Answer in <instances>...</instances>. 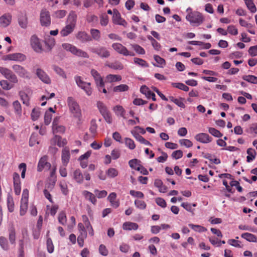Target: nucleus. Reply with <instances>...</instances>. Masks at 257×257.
Returning <instances> with one entry per match:
<instances>
[{"label": "nucleus", "instance_id": "obj_54", "mask_svg": "<svg viewBox=\"0 0 257 257\" xmlns=\"http://www.w3.org/2000/svg\"><path fill=\"white\" fill-rule=\"evenodd\" d=\"M125 144L127 147H128L131 150H134L136 148V145L135 144L134 141L128 138H125Z\"/></svg>", "mask_w": 257, "mask_h": 257}, {"label": "nucleus", "instance_id": "obj_4", "mask_svg": "<svg viewBox=\"0 0 257 257\" xmlns=\"http://www.w3.org/2000/svg\"><path fill=\"white\" fill-rule=\"evenodd\" d=\"M90 51L98 55L102 59L107 58L110 55V53L109 51L105 47L99 46L96 48H90Z\"/></svg>", "mask_w": 257, "mask_h": 257}, {"label": "nucleus", "instance_id": "obj_34", "mask_svg": "<svg viewBox=\"0 0 257 257\" xmlns=\"http://www.w3.org/2000/svg\"><path fill=\"white\" fill-rule=\"evenodd\" d=\"M59 186L62 194L64 195H67L69 193L68 182L64 180H62L60 182Z\"/></svg>", "mask_w": 257, "mask_h": 257}, {"label": "nucleus", "instance_id": "obj_58", "mask_svg": "<svg viewBox=\"0 0 257 257\" xmlns=\"http://www.w3.org/2000/svg\"><path fill=\"white\" fill-rule=\"evenodd\" d=\"M118 174L117 170L113 168L108 169L106 172V174L110 178H114L118 175Z\"/></svg>", "mask_w": 257, "mask_h": 257}, {"label": "nucleus", "instance_id": "obj_33", "mask_svg": "<svg viewBox=\"0 0 257 257\" xmlns=\"http://www.w3.org/2000/svg\"><path fill=\"white\" fill-rule=\"evenodd\" d=\"M97 107L101 115L105 114L106 113L109 112V110H108L106 106L104 104L103 102L100 101H98L97 102Z\"/></svg>", "mask_w": 257, "mask_h": 257}, {"label": "nucleus", "instance_id": "obj_39", "mask_svg": "<svg viewBox=\"0 0 257 257\" xmlns=\"http://www.w3.org/2000/svg\"><path fill=\"white\" fill-rule=\"evenodd\" d=\"M181 206L187 211L190 212L193 214L195 209L192 208V206L196 207V204L193 203L191 204L187 202H183L181 203Z\"/></svg>", "mask_w": 257, "mask_h": 257}, {"label": "nucleus", "instance_id": "obj_15", "mask_svg": "<svg viewBox=\"0 0 257 257\" xmlns=\"http://www.w3.org/2000/svg\"><path fill=\"white\" fill-rule=\"evenodd\" d=\"M140 92L142 94H145L147 98L149 99L151 98L154 101L156 100L155 94L151 91L146 85L141 86L140 88Z\"/></svg>", "mask_w": 257, "mask_h": 257}, {"label": "nucleus", "instance_id": "obj_47", "mask_svg": "<svg viewBox=\"0 0 257 257\" xmlns=\"http://www.w3.org/2000/svg\"><path fill=\"white\" fill-rule=\"evenodd\" d=\"M128 164L131 168L138 170L140 166H141L140 164V161L136 159H132L129 161Z\"/></svg>", "mask_w": 257, "mask_h": 257}, {"label": "nucleus", "instance_id": "obj_19", "mask_svg": "<svg viewBox=\"0 0 257 257\" xmlns=\"http://www.w3.org/2000/svg\"><path fill=\"white\" fill-rule=\"evenodd\" d=\"M73 179L79 184H81L83 181L84 176L80 169L75 170L72 174Z\"/></svg>", "mask_w": 257, "mask_h": 257}, {"label": "nucleus", "instance_id": "obj_3", "mask_svg": "<svg viewBox=\"0 0 257 257\" xmlns=\"http://www.w3.org/2000/svg\"><path fill=\"white\" fill-rule=\"evenodd\" d=\"M112 48L118 54L124 56H134L135 54L129 51L126 47L119 43H114L112 44Z\"/></svg>", "mask_w": 257, "mask_h": 257}, {"label": "nucleus", "instance_id": "obj_21", "mask_svg": "<svg viewBox=\"0 0 257 257\" xmlns=\"http://www.w3.org/2000/svg\"><path fill=\"white\" fill-rule=\"evenodd\" d=\"M116 194L114 192L111 193L107 198V199L110 202L111 205L115 208H117L119 205V201L116 200Z\"/></svg>", "mask_w": 257, "mask_h": 257}, {"label": "nucleus", "instance_id": "obj_46", "mask_svg": "<svg viewBox=\"0 0 257 257\" xmlns=\"http://www.w3.org/2000/svg\"><path fill=\"white\" fill-rule=\"evenodd\" d=\"M19 95L20 96L21 100L23 101V103L24 104L26 105L27 106H28L30 103L29 98L28 95L25 92L22 91H20Z\"/></svg>", "mask_w": 257, "mask_h": 257}, {"label": "nucleus", "instance_id": "obj_9", "mask_svg": "<svg viewBox=\"0 0 257 257\" xmlns=\"http://www.w3.org/2000/svg\"><path fill=\"white\" fill-rule=\"evenodd\" d=\"M26 59V56L20 53L10 54L6 55L5 58V60L15 61L18 62H23Z\"/></svg>", "mask_w": 257, "mask_h": 257}, {"label": "nucleus", "instance_id": "obj_38", "mask_svg": "<svg viewBox=\"0 0 257 257\" xmlns=\"http://www.w3.org/2000/svg\"><path fill=\"white\" fill-rule=\"evenodd\" d=\"M73 55L84 58H89V56L88 53L81 49H78L76 47Z\"/></svg>", "mask_w": 257, "mask_h": 257}, {"label": "nucleus", "instance_id": "obj_45", "mask_svg": "<svg viewBox=\"0 0 257 257\" xmlns=\"http://www.w3.org/2000/svg\"><path fill=\"white\" fill-rule=\"evenodd\" d=\"M242 79L249 83L257 84V77L254 75H244L242 76Z\"/></svg>", "mask_w": 257, "mask_h": 257}, {"label": "nucleus", "instance_id": "obj_57", "mask_svg": "<svg viewBox=\"0 0 257 257\" xmlns=\"http://www.w3.org/2000/svg\"><path fill=\"white\" fill-rule=\"evenodd\" d=\"M28 209V202L21 201L20 206V215L21 216L24 215Z\"/></svg>", "mask_w": 257, "mask_h": 257}, {"label": "nucleus", "instance_id": "obj_13", "mask_svg": "<svg viewBox=\"0 0 257 257\" xmlns=\"http://www.w3.org/2000/svg\"><path fill=\"white\" fill-rule=\"evenodd\" d=\"M195 139L203 144H208L212 142V138L207 134L201 133L195 135Z\"/></svg>", "mask_w": 257, "mask_h": 257}, {"label": "nucleus", "instance_id": "obj_36", "mask_svg": "<svg viewBox=\"0 0 257 257\" xmlns=\"http://www.w3.org/2000/svg\"><path fill=\"white\" fill-rule=\"evenodd\" d=\"M113 110L114 111L116 115L118 116L119 115L123 117L124 118H125L124 116L125 111L122 107V106L120 105H116L113 107Z\"/></svg>", "mask_w": 257, "mask_h": 257}, {"label": "nucleus", "instance_id": "obj_63", "mask_svg": "<svg viewBox=\"0 0 257 257\" xmlns=\"http://www.w3.org/2000/svg\"><path fill=\"white\" fill-rule=\"evenodd\" d=\"M38 136L36 134H33L30 138L29 141V145L31 147L34 146L35 144H38L39 141L38 140Z\"/></svg>", "mask_w": 257, "mask_h": 257}, {"label": "nucleus", "instance_id": "obj_32", "mask_svg": "<svg viewBox=\"0 0 257 257\" xmlns=\"http://www.w3.org/2000/svg\"><path fill=\"white\" fill-rule=\"evenodd\" d=\"M154 58L155 61L158 63L157 65H156L155 64L153 63V65L154 66L163 68L165 66L166 62L163 58H161V57L157 55H155L154 56Z\"/></svg>", "mask_w": 257, "mask_h": 257}, {"label": "nucleus", "instance_id": "obj_2", "mask_svg": "<svg viewBox=\"0 0 257 257\" xmlns=\"http://www.w3.org/2000/svg\"><path fill=\"white\" fill-rule=\"evenodd\" d=\"M67 103L69 111L73 116L79 118L81 115V109L75 98L72 96L68 97L67 99Z\"/></svg>", "mask_w": 257, "mask_h": 257}, {"label": "nucleus", "instance_id": "obj_12", "mask_svg": "<svg viewBox=\"0 0 257 257\" xmlns=\"http://www.w3.org/2000/svg\"><path fill=\"white\" fill-rule=\"evenodd\" d=\"M36 74L37 77L43 82L49 84L51 83V79L48 75L42 69L37 68L36 69Z\"/></svg>", "mask_w": 257, "mask_h": 257}, {"label": "nucleus", "instance_id": "obj_24", "mask_svg": "<svg viewBox=\"0 0 257 257\" xmlns=\"http://www.w3.org/2000/svg\"><path fill=\"white\" fill-rule=\"evenodd\" d=\"M74 29L75 28L66 24V26L61 30L60 34L61 37H66L71 34L73 32Z\"/></svg>", "mask_w": 257, "mask_h": 257}, {"label": "nucleus", "instance_id": "obj_62", "mask_svg": "<svg viewBox=\"0 0 257 257\" xmlns=\"http://www.w3.org/2000/svg\"><path fill=\"white\" fill-rule=\"evenodd\" d=\"M208 132L210 134L216 138H220L222 136V134L219 131L213 127H209Z\"/></svg>", "mask_w": 257, "mask_h": 257}, {"label": "nucleus", "instance_id": "obj_48", "mask_svg": "<svg viewBox=\"0 0 257 257\" xmlns=\"http://www.w3.org/2000/svg\"><path fill=\"white\" fill-rule=\"evenodd\" d=\"M135 205L140 209L144 210L147 207V204L144 201L136 199L135 201Z\"/></svg>", "mask_w": 257, "mask_h": 257}, {"label": "nucleus", "instance_id": "obj_31", "mask_svg": "<svg viewBox=\"0 0 257 257\" xmlns=\"http://www.w3.org/2000/svg\"><path fill=\"white\" fill-rule=\"evenodd\" d=\"M9 239L11 244H14L15 243L16 231L15 228L13 226L9 228Z\"/></svg>", "mask_w": 257, "mask_h": 257}, {"label": "nucleus", "instance_id": "obj_18", "mask_svg": "<svg viewBox=\"0 0 257 257\" xmlns=\"http://www.w3.org/2000/svg\"><path fill=\"white\" fill-rule=\"evenodd\" d=\"M77 20V15L73 11L71 12L67 18L66 24L75 28Z\"/></svg>", "mask_w": 257, "mask_h": 257}, {"label": "nucleus", "instance_id": "obj_52", "mask_svg": "<svg viewBox=\"0 0 257 257\" xmlns=\"http://www.w3.org/2000/svg\"><path fill=\"white\" fill-rule=\"evenodd\" d=\"M78 228L80 233L79 235L82 236L83 237H87V231L83 223H79L78 224Z\"/></svg>", "mask_w": 257, "mask_h": 257}, {"label": "nucleus", "instance_id": "obj_26", "mask_svg": "<svg viewBox=\"0 0 257 257\" xmlns=\"http://www.w3.org/2000/svg\"><path fill=\"white\" fill-rule=\"evenodd\" d=\"M45 43L47 46L48 49L50 51L55 45V40L49 35L46 36Z\"/></svg>", "mask_w": 257, "mask_h": 257}, {"label": "nucleus", "instance_id": "obj_11", "mask_svg": "<svg viewBox=\"0 0 257 257\" xmlns=\"http://www.w3.org/2000/svg\"><path fill=\"white\" fill-rule=\"evenodd\" d=\"M31 45L33 50L37 53H40L42 48L39 38L35 35H33L30 39Z\"/></svg>", "mask_w": 257, "mask_h": 257}, {"label": "nucleus", "instance_id": "obj_7", "mask_svg": "<svg viewBox=\"0 0 257 257\" xmlns=\"http://www.w3.org/2000/svg\"><path fill=\"white\" fill-rule=\"evenodd\" d=\"M48 157L47 156H44L40 159L38 166L37 171L41 172L43 170H49L51 168V164L48 162Z\"/></svg>", "mask_w": 257, "mask_h": 257}, {"label": "nucleus", "instance_id": "obj_1", "mask_svg": "<svg viewBox=\"0 0 257 257\" xmlns=\"http://www.w3.org/2000/svg\"><path fill=\"white\" fill-rule=\"evenodd\" d=\"M186 19L192 26L196 27L200 26L204 21L203 15L197 11H193V13L190 12V14H187Z\"/></svg>", "mask_w": 257, "mask_h": 257}, {"label": "nucleus", "instance_id": "obj_40", "mask_svg": "<svg viewBox=\"0 0 257 257\" xmlns=\"http://www.w3.org/2000/svg\"><path fill=\"white\" fill-rule=\"evenodd\" d=\"M62 47L65 50L70 52L72 54H73L76 48V46L67 43H63L62 44Z\"/></svg>", "mask_w": 257, "mask_h": 257}, {"label": "nucleus", "instance_id": "obj_25", "mask_svg": "<svg viewBox=\"0 0 257 257\" xmlns=\"http://www.w3.org/2000/svg\"><path fill=\"white\" fill-rule=\"evenodd\" d=\"M105 66L114 70H122L124 68L123 64L118 61H115L111 63H106Z\"/></svg>", "mask_w": 257, "mask_h": 257}, {"label": "nucleus", "instance_id": "obj_6", "mask_svg": "<svg viewBox=\"0 0 257 257\" xmlns=\"http://www.w3.org/2000/svg\"><path fill=\"white\" fill-rule=\"evenodd\" d=\"M12 68L20 77L24 78H30L29 72L23 66L15 64L12 66Z\"/></svg>", "mask_w": 257, "mask_h": 257}, {"label": "nucleus", "instance_id": "obj_14", "mask_svg": "<svg viewBox=\"0 0 257 257\" xmlns=\"http://www.w3.org/2000/svg\"><path fill=\"white\" fill-rule=\"evenodd\" d=\"M12 16L10 13H5L0 17V27L6 28L11 23Z\"/></svg>", "mask_w": 257, "mask_h": 257}, {"label": "nucleus", "instance_id": "obj_20", "mask_svg": "<svg viewBox=\"0 0 257 257\" xmlns=\"http://www.w3.org/2000/svg\"><path fill=\"white\" fill-rule=\"evenodd\" d=\"M131 133L134 138L139 142L142 144H143L147 146H151L152 144L147 140H146L144 138H143L142 136H141L139 133H137L135 131H132Z\"/></svg>", "mask_w": 257, "mask_h": 257}, {"label": "nucleus", "instance_id": "obj_64", "mask_svg": "<svg viewBox=\"0 0 257 257\" xmlns=\"http://www.w3.org/2000/svg\"><path fill=\"white\" fill-rule=\"evenodd\" d=\"M47 249L49 253H52L54 251V245L52 239L50 238H48L47 240Z\"/></svg>", "mask_w": 257, "mask_h": 257}, {"label": "nucleus", "instance_id": "obj_50", "mask_svg": "<svg viewBox=\"0 0 257 257\" xmlns=\"http://www.w3.org/2000/svg\"><path fill=\"white\" fill-rule=\"evenodd\" d=\"M90 34L92 38L96 41H99L100 38V32L97 29H92L90 30Z\"/></svg>", "mask_w": 257, "mask_h": 257}, {"label": "nucleus", "instance_id": "obj_23", "mask_svg": "<svg viewBox=\"0 0 257 257\" xmlns=\"http://www.w3.org/2000/svg\"><path fill=\"white\" fill-rule=\"evenodd\" d=\"M76 38L82 43H85L91 40L90 37L84 32H79L76 35Z\"/></svg>", "mask_w": 257, "mask_h": 257}, {"label": "nucleus", "instance_id": "obj_41", "mask_svg": "<svg viewBox=\"0 0 257 257\" xmlns=\"http://www.w3.org/2000/svg\"><path fill=\"white\" fill-rule=\"evenodd\" d=\"M171 85L174 87L178 88V89H179L180 90H183L184 91H188L189 90V87L187 85H186L185 84H183L182 83H180V82H178V83L172 82V83H171Z\"/></svg>", "mask_w": 257, "mask_h": 257}, {"label": "nucleus", "instance_id": "obj_53", "mask_svg": "<svg viewBox=\"0 0 257 257\" xmlns=\"http://www.w3.org/2000/svg\"><path fill=\"white\" fill-rule=\"evenodd\" d=\"M7 206L9 211L11 212H12L14 210V202L13 198L11 196L8 197Z\"/></svg>", "mask_w": 257, "mask_h": 257}, {"label": "nucleus", "instance_id": "obj_55", "mask_svg": "<svg viewBox=\"0 0 257 257\" xmlns=\"http://www.w3.org/2000/svg\"><path fill=\"white\" fill-rule=\"evenodd\" d=\"M97 125L96 124V120L92 119L90 122V126L89 131L90 133L93 135H95L97 132Z\"/></svg>", "mask_w": 257, "mask_h": 257}, {"label": "nucleus", "instance_id": "obj_29", "mask_svg": "<svg viewBox=\"0 0 257 257\" xmlns=\"http://www.w3.org/2000/svg\"><path fill=\"white\" fill-rule=\"evenodd\" d=\"M246 152L248 155L246 157V161L248 163H250L255 159L256 156V153L252 148H248Z\"/></svg>", "mask_w": 257, "mask_h": 257}, {"label": "nucleus", "instance_id": "obj_17", "mask_svg": "<svg viewBox=\"0 0 257 257\" xmlns=\"http://www.w3.org/2000/svg\"><path fill=\"white\" fill-rule=\"evenodd\" d=\"M82 194L85 197V199L88 200L93 205L96 204L97 202V199L95 195L94 194L87 190L83 191Z\"/></svg>", "mask_w": 257, "mask_h": 257}, {"label": "nucleus", "instance_id": "obj_49", "mask_svg": "<svg viewBox=\"0 0 257 257\" xmlns=\"http://www.w3.org/2000/svg\"><path fill=\"white\" fill-rule=\"evenodd\" d=\"M134 61L136 64H137L139 66H140L141 67H148L149 66V65L147 63V62L145 60H144L142 59L139 58H135L134 59Z\"/></svg>", "mask_w": 257, "mask_h": 257}, {"label": "nucleus", "instance_id": "obj_30", "mask_svg": "<svg viewBox=\"0 0 257 257\" xmlns=\"http://www.w3.org/2000/svg\"><path fill=\"white\" fill-rule=\"evenodd\" d=\"M241 237L249 242H256L257 241L256 236L250 233H243L241 235Z\"/></svg>", "mask_w": 257, "mask_h": 257}, {"label": "nucleus", "instance_id": "obj_51", "mask_svg": "<svg viewBox=\"0 0 257 257\" xmlns=\"http://www.w3.org/2000/svg\"><path fill=\"white\" fill-rule=\"evenodd\" d=\"M13 107L15 112L19 115H21L22 113V108L20 103L18 101H15L13 102Z\"/></svg>", "mask_w": 257, "mask_h": 257}, {"label": "nucleus", "instance_id": "obj_22", "mask_svg": "<svg viewBox=\"0 0 257 257\" xmlns=\"http://www.w3.org/2000/svg\"><path fill=\"white\" fill-rule=\"evenodd\" d=\"M139 225L137 223L132 222H125L122 224V228L125 230H136L138 229Z\"/></svg>", "mask_w": 257, "mask_h": 257}, {"label": "nucleus", "instance_id": "obj_42", "mask_svg": "<svg viewBox=\"0 0 257 257\" xmlns=\"http://www.w3.org/2000/svg\"><path fill=\"white\" fill-rule=\"evenodd\" d=\"M74 80L78 87L80 88H81L85 85H89V83H87L88 82L83 81L80 76H75L74 77Z\"/></svg>", "mask_w": 257, "mask_h": 257}, {"label": "nucleus", "instance_id": "obj_59", "mask_svg": "<svg viewBox=\"0 0 257 257\" xmlns=\"http://www.w3.org/2000/svg\"><path fill=\"white\" fill-rule=\"evenodd\" d=\"M52 130L54 133H64L65 131V127L61 125H57L52 126Z\"/></svg>", "mask_w": 257, "mask_h": 257}, {"label": "nucleus", "instance_id": "obj_43", "mask_svg": "<svg viewBox=\"0 0 257 257\" xmlns=\"http://www.w3.org/2000/svg\"><path fill=\"white\" fill-rule=\"evenodd\" d=\"M132 48L136 51L137 53L140 55H144L145 54L146 52L145 49L142 47L141 46L134 44L131 45Z\"/></svg>", "mask_w": 257, "mask_h": 257}, {"label": "nucleus", "instance_id": "obj_44", "mask_svg": "<svg viewBox=\"0 0 257 257\" xmlns=\"http://www.w3.org/2000/svg\"><path fill=\"white\" fill-rule=\"evenodd\" d=\"M0 246L5 250H8L9 249L8 241L6 237H0Z\"/></svg>", "mask_w": 257, "mask_h": 257}, {"label": "nucleus", "instance_id": "obj_37", "mask_svg": "<svg viewBox=\"0 0 257 257\" xmlns=\"http://www.w3.org/2000/svg\"><path fill=\"white\" fill-rule=\"evenodd\" d=\"M121 80V77L119 75L109 74L106 77V81L109 83L119 81Z\"/></svg>", "mask_w": 257, "mask_h": 257}, {"label": "nucleus", "instance_id": "obj_27", "mask_svg": "<svg viewBox=\"0 0 257 257\" xmlns=\"http://www.w3.org/2000/svg\"><path fill=\"white\" fill-rule=\"evenodd\" d=\"M18 22L20 26L22 28L26 29L28 25V20L26 15L25 14H20L19 16Z\"/></svg>", "mask_w": 257, "mask_h": 257}, {"label": "nucleus", "instance_id": "obj_60", "mask_svg": "<svg viewBox=\"0 0 257 257\" xmlns=\"http://www.w3.org/2000/svg\"><path fill=\"white\" fill-rule=\"evenodd\" d=\"M58 221L62 225H65L67 222V217L64 212H61L58 215Z\"/></svg>", "mask_w": 257, "mask_h": 257}, {"label": "nucleus", "instance_id": "obj_16", "mask_svg": "<svg viewBox=\"0 0 257 257\" xmlns=\"http://www.w3.org/2000/svg\"><path fill=\"white\" fill-rule=\"evenodd\" d=\"M70 154L68 149L65 148L62 150L61 160L63 166L66 167L69 162Z\"/></svg>", "mask_w": 257, "mask_h": 257}, {"label": "nucleus", "instance_id": "obj_56", "mask_svg": "<svg viewBox=\"0 0 257 257\" xmlns=\"http://www.w3.org/2000/svg\"><path fill=\"white\" fill-rule=\"evenodd\" d=\"M128 86L126 84H120L113 88L114 92H123L128 90Z\"/></svg>", "mask_w": 257, "mask_h": 257}, {"label": "nucleus", "instance_id": "obj_5", "mask_svg": "<svg viewBox=\"0 0 257 257\" xmlns=\"http://www.w3.org/2000/svg\"><path fill=\"white\" fill-rule=\"evenodd\" d=\"M0 73L11 82L18 83V79L17 76L11 70L5 67H0Z\"/></svg>", "mask_w": 257, "mask_h": 257}, {"label": "nucleus", "instance_id": "obj_8", "mask_svg": "<svg viewBox=\"0 0 257 257\" xmlns=\"http://www.w3.org/2000/svg\"><path fill=\"white\" fill-rule=\"evenodd\" d=\"M112 21L114 24L122 26L124 27L127 26V22L121 18L120 13L116 9L113 10Z\"/></svg>", "mask_w": 257, "mask_h": 257}, {"label": "nucleus", "instance_id": "obj_10", "mask_svg": "<svg viewBox=\"0 0 257 257\" xmlns=\"http://www.w3.org/2000/svg\"><path fill=\"white\" fill-rule=\"evenodd\" d=\"M40 22L41 25L44 26H48L51 24L50 14L46 9L42 10L41 12Z\"/></svg>", "mask_w": 257, "mask_h": 257}, {"label": "nucleus", "instance_id": "obj_35", "mask_svg": "<svg viewBox=\"0 0 257 257\" xmlns=\"http://www.w3.org/2000/svg\"><path fill=\"white\" fill-rule=\"evenodd\" d=\"M244 2L246 7L251 13H254L256 12V8L253 0H244Z\"/></svg>", "mask_w": 257, "mask_h": 257}, {"label": "nucleus", "instance_id": "obj_28", "mask_svg": "<svg viewBox=\"0 0 257 257\" xmlns=\"http://www.w3.org/2000/svg\"><path fill=\"white\" fill-rule=\"evenodd\" d=\"M154 185L158 188L161 193H165L167 191V187L164 185L163 182L160 179H156L154 182Z\"/></svg>", "mask_w": 257, "mask_h": 257}, {"label": "nucleus", "instance_id": "obj_61", "mask_svg": "<svg viewBox=\"0 0 257 257\" xmlns=\"http://www.w3.org/2000/svg\"><path fill=\"white\" fill-rule=\"evenodd\" d=\"M40 115L39 108H34L31 113V118L33 120L35 121L38 119Z\"/></svg>", "mask_w": 257, "mask_h": 257}]
</instances>
